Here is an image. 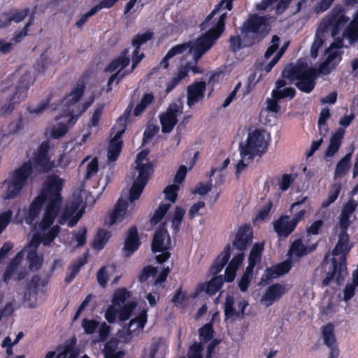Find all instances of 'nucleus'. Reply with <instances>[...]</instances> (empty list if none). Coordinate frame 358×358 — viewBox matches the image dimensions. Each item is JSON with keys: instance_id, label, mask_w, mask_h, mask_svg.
Masks as SVG:
<instances>
[{"instance_id": "1", "label": "nucleus", "mask_w": 358, "mask_h": 358, "mask_svg": "<svg viewBox=\"0 0 358 358\" xmlns=\"http://www.w3.org/2000/svg\"><path fill=\"white\" fill-rule=\"evenodd\" d=\"M63 180L57 176L52 175L48 177L44 182L41 194L30 204L25 222L32 224L38 216L41 207L44 205L45 210L41 221L36 227V232L24 249L19 252L8 266L3 275V280L7 282L10 279L15 280L23 279L27 275V270L20 266L24 253H27L29 268L38 270L42 263L43 257L36 253L38 246L41 243L44 245H50L57 237L59 231L57 225L52 226L58 215L62 205L61 190Z\"/></svg>"}, {"instance_id": "2", "label": "nucleus", "mask_w": 358, "mask_h": 358, "mask_svg": "<svg viewBox=\"0 0 358 358\" xmlns=\"http://www.w3.org/2000/svg\"><path fill=\"white\" fill-rule=\"evenodd\" d=\"M234 0H222L215 8L206 17L205 21L200 25L201 29L205 31L199 38L187 43L177 45L171 48L160 63L164 69L169 66V60L176 55L182 53L187 49L192 55L194 62H188L178 69V73L167 83L166 92L169 93L178 83L188 76L189 71L194 73H201L202 70L196 65L198 60L213 46L215 41L220 36L224 30V22L227 13H222L218 17L215 15L218 11L224 8L227 10L232 8Z\"/></svg>"}, {"instance_id": "3", "label": "nucleus", "mask_w": 358, "mask_h": 358, "mask_svg": "<svg viewBox=\"0 0 358 358\" xmlns=\"http://www.w3.org/2000/svg\"><path fill=\"white\" fill-rule=\"evenodd\" d=\"M148 150L139 152L135 161L134 181L129 192L123 193L114 209L106 217L105 225L110 227L127 220L131 215L135 201L138 200L153 172L152 164L147 159Z\"/></svg>"}, {"instance_id": "4", "label": "nucleus", "mask_w": 358, "mask_h": 358, "mask_svg": "<svg viewBox=\"0 0 358 358\" xmlns=\"http://www.w3.org/2000/svg\"><path fill=\"white\" fill-rule=\"evenodd\" d=\"M85 89L83 80L78 81L61 101L60 107L62 114L56 117V122L46 129L45 135L48 137L59 139L63 137L69 130V127L75 124L78 117L94 102V98L80 103Z\"/></svg>"}, {"instance_id": "5", "label": "nucleus", "mask_w": 358, "mask_h": 358, "mask_svg": "<svg viewBox=\"0 0 358 358\" xmlns=\"http://www.w3.org/2000/svg\"><path fill=\"white\" fill-rule=\"evenodd\" d=\"M153 34L151 31H146L143 34H137L132 41V45L134 48L132 53V65L129 71H122V69L128 66L130 62L129 50H125L118 57L113 60L106 67V71L113 73L117 71L112 75L108 81V90H111V85L116 81V84L119 83L123 78L128 73L132 72L136 67L138 64L144 57L143 53L139 54L140 47L152 38Z\"/></svg>"}, {"instance_id": "6", "label": "nucleus", "mask_w": 358, "mask_h": 358, "mask_svg": "<svg viewBox=\"0 0 358 358\" xmlns=\"http://www.w3.org/2000/svg\"><path fill=\"white\" fill-rule=\"evenodd\" d=\"M268 18L257 15H250L241 27V36L230 38V48L236 52L242 48L249 47L256 41L264 38L269 31Z\"/></svg>"}, {"instance_id": "7", "label": "nucleus", "mask_w": 358, "mask_h": 358, "mask_svg": "<svg viewBox=\"0 0 358 358\" xmlns=\"http://www.w3.org/2000/svg\"><path fill=\"white\" fill-rule=\"evenodd\" d=\"M352 243L350 241V237L346 231H341L338 241L332 251L333 258L329 266V271L322 281L324 286L328 285L336 277L338 282L343 280L346 275V255L350 250Z\"/></svg>"}, {"instance_id": "8", "label": "nucleus", "mask_w": 358, "mask_h": 358, "mask_svg": "<svg viewBox=\"0 0 358 358\" xmlns=\"http://www.w3.org/2000/svg\"><path fill=\"white\" fill-rule=\"evenodd\" d=\"M350 20V18L345 15V10L341 6H335L331 13L324 17L319 24L315 38L311 46L310 55L313 58H316L317 52L322 45V38L320 33L327 31H331L332 36H336L341 29Z\"/></svg>"}, {"instance_id": "9", "label": "nucleus", "mask_w": 358, "mask_h": 358, "mask_svg": "<svg viewBox=\"0 0 358 358\" xmlns=\"http://www.w3.org/2000/svg\"><path fill=\"white\" fill-rule=\"evenodd\" d=\"M317 71L303 63L298 62L295 65L287 66L282 71V78L294 83L302 92L310 93L315 87Z\"/></svg>"}, {"instance_id": "10", "label": "nucleus", "mask_w": 358, "mask_h": 358, "mask_svg": "<svg viewBox=\"0 0 358 358\" xmlns=\"http://www.w3.org/2000/svg\"><path fill=\"white\" fill-rule=\"evenodd\" d=\"M252 240V229L250 226L241 227L233 242V249L238 250L227 267L226 268V280L233 281L236 275V271L244 259L243 251L251 244Z\"/></svg>"}, {"instance_id": "11", "label": "nucleus", "mask_w": 358, "mask_h": 358, "mask_svg": "<svg viewBox=\"0 0 358 358\" xmlns=\"http://www.w3.org/2000/svg\"><path fill=\"white\" fill-rule=\"evenodd\" d=\"M270 136L264 130L255 129L248 133L245 141L239 144L240 155L254 158L262 156L267 150Z\"/></svg>"}, {"instance_id": "12", "label": "nucleus", "mask_w": 358, "mask_h": 358, "mask_svg": "<svg viewBox=\"0 0 358 358\" xmlns=\"http://www.w3.org/2000/svg\"><path fill=\"white\" fill-rule=\"evenodd\" d=\"M34 83V78L30 72L26 73L20 79L16 86H10L1 92V97L8 99V103L2 107L3 113L8 114L11 113L15 105L22 101L27 95V90L30 85Z\"/></svg>"}, {"instance_id": "13", "label": "nucleus", "mask_w": 358, "mask_h": 358, "mask_svg": "<svg viewBox=\"0 0 358 358\" xmlns=\"http://www.w3.org/2000/svg\"><path fill=\"white\" fill-rule=\"evenodd\" d=\"M31 170V164L30 162H27L10 174V178L5 181L8 183V188L3 195L4 199H13L20 194L22 187L26 185Z\"/></svg>"}, {"instance_id": "14", "label": "nucleus", "mask_w": 358, "mask_h": 358, "mask_svg": "<svg viewBox=\"0 0 358 358\" xmlns=\"http://www.w3.org/2000/svg\"><path fill=\"white\" fill-rule=\"evenodd\" d=\"M171 248V241L164 224L156 230L152 243V250L153 252H162V254L156 256L158 263L162 264L169 258L170 253L169 250Z\"/></svg>"}, {"instance_id": "15", "label": "nucleus", "mask_w": 358, "mask_h": 358, "mask_svg": "<svg viewBox=\"0 0 358 358\" xmlns=\"http://www.w3.org/2000/svg\"><path fill=\"white\" fill-rule=\"evenodd\" d=\"M125 129L126 118L121 117L117 120L113 128V130L115 134L111 139L108 146V159L110 162L116 161L121 152L122 144V136L125 131Z\"/></svg>"}, {"instance_id": "16", "label": "nucleus", "mask_w": 358, "mask_h": 358, "mask_svg": "<svg viewBox=\"0 0 358 358\" xmlns=\"http://www.w3.org/2000/svg\"><path fill=\"white\" fill-rule=\"evenodd\" d=\"M343 47V41L336 39L331 44L329 48L326 50L327 59L320 65V71L323 74H327L331 69H334L341 60L342 51Z\"/></svg>"}, {"instance_id": "17", "label": "nucleus", "mask_w": 358, "mask_h": 358, "mask_svg": "<svg viewBox=\"0 0 358 358\" xmlns=\"http://www.w3.org/2000/svg\"><path fill=\"white\" fill-rule=\"evenodd\" d=\"M80 200L78 199L66 206L59 220L60 224L73 227L78 223L85 212L83 207L80 208Z\"/></svg>"}, {"instance_id": "18", "label": "nucleus", "mask_w": 358, "mask_h": 358, "mask_svg": "<svg viewBox=\"0 0 358 358\" xmlns=\"http://www.w3.org/2000/svg\"><path fill=\"white\" fill-rule=\"evenodd\" d=\"M178 190L179 186L175 184L170 185L164 189V193L165 194V199L170 203H162L155 210L152 217L150 220L152 225L157 224L164 217L168 210L170 208L171 204L175 203Z\"/></svg>"}, {"instance_id": "19", "label": "nucleus", "mask_w": 358, "mask_h": 358, "mask_svg": "<svg viewBox=\"0 0 358 358\" xmlns=\"http://www.w3.org/2000/svg\"><path fill=\"white\" fill-rule=\"evenodd\" d=\"M182 112V106L178 103H172L165 113L160 114L159 120L162 131L164 133L171 132L178 122V117Z\"/></svg>"}, {"instance_id": "20", "label": "nucleus", "mask_w": 358, "mask_h": 358, "mask_svg": "<svg viewBox=\"0 0 358 358\" xmlns=\"http://www.w3.org/2000/svg\"><path fill=\"white\" fill-rule=\"evenodd\" d=\"M49 150V143L45 141L41 143L34 155V166L39 171H48L54 166L53 163L50 160L48 155Z\"/></svg>"}, {"instance_id": "21", "label": "nucleus", "mask_w": 358, "mask_h": 358, "mask_svg": "<svg viewBox=\"0 0 358 358\" xmlns=\"http://www.w3.org/2000/svg\"><path fill=\"white\" fill-rule=\"evenodd\" d=\"M136 306L135 303L129 302L123 308H120L114 303L109 306L105 313V318L109 323H114L119 315L120 319L122 321L129 318L132 310Z\"/></svg>"}, {"instance_id": "22", "label": "nucleus", "mask_w": 358, "mask_h": 358, "mask_svg": "<svg viewBox=\"0 0 358 358\" xmlns=\"http://www.w3.org/2000/svg\"><path fill=\"white\" fill-rule=\"evenodd\" d=\"M287 292V288L285 284H273L266 289L261 298V302L268 307L280 300Z\"/></svg>"}, {"instance_id": "23", "label": "nucleus", "mask_w": 358, "mask_h": 358, "mask_svg": "<svg viewBox=\"0 0 358 358\" xmlns=\"http://www.w3.org/2000/svg\"><path fill=\"white\" fill-rule=\"evenodd\" d=\"M316 243H310V238L303 236L294 241L289 250L291 258L294 257H300L308 255L316 248Z\"/></svg>"}, {"instance_id": "24", "label": "nucleus", "mask_w": 358, "mask_h": 358, "mask_svg": "<svg viewBox=\"0 0 358 358\" xmlns=\"http://www.w3.org/2000/svg\"><path fill=\"white\" fill-rule=\"evenodd\" d=\"M46 284L47 282L45 280L41 282L38 275L31 278L24 295V300L27 306L34 308L36 306L38 289L41 285L43 287Z\"/></svg>"}, {"instance_id": "25", "label": "nucleus", "mask_w": 358, "mask_h": 358, "mask_svg": "<svg viewBox=\"0 0 358 358\" xmlns=\"http://www.w3.org/2000/svg\"><path fill=\"white\" fill-rule=\"evenodd\" d=\"M357 203L354 200L348 201L343 208L339 215V227L341 231H346L349 225L355 220L354 212L356 209Z\"/></svg>"}, {"instance_id": "26", "label": "nucleus", "mask_w": 358, "mask_h": 358, "mask_svg": "<svg viewBox=\"0 0 358 358\" xmlns=\"http://www.w3.org/2000/svg\"><path fill=\"white\" fill-rule=\"evenodd\" d=\"M278 99L272 96V99H268L266 101V108L260 113V120L264 124H271L275 122L280 108L278 103Z\"/></svg>"}, {"instance_id": "27", "label": "nucleus", "mask_w": 358, "mask_h": 358, "mask_svg": "<svg viewBox=\"0 0 358 358\" xmlns=\"http://www.w3.org/2000/svg\"><path fill=\"white\" fill-rule=\"evenodd\" d=\"M234 298L231 296H227L224 302V314L227 318L233 317L235 316L243 317L245 308L248 306V303L245 300L239 301L238 309L234 307Z\"/></svg>"}, {"instance_id": "28", "label": "nucleus", "mask_w": 358, "mask_h": 358, "mask_svg": "<svg viewBox=\"0 0 358 358\" xmlns=\"http://www.w3.org/2000/svg\"><path fill=\"white\" fill-rule=\"evenodd\" d=\"M140 241L136 227L129 229L127 234V237L123 248V252L125 256H131L139 247Z\"/></svg>"}, {"instance_id": "29", "label": "nucleus", "mask_w": 358, "mask_h": 358, "mask_svg": "<svg viewBox=\"0 0 358 358\" xmlns=\"http://www.w3.org/2000/svg\"><path fill=\"white\" fill-rule=\"evenodd\" d=\"M274 229L280 237H287L294 229V224L289 216L285 215L280 217L274 222Z\"/></svg>"}, {"instance_id": "30", "label": "nucleus", "mask_w": 358, "mask_h": 358, "mask_svg": "<svg viewBox=\"0 0 358 358\" xmlns=\"http://www.w3.org/2000/svg\"><path fill=\"white\" fill-rule=\"evenodd\" d=\"M205 90L206 84L204 82H198L188 87L187 104L189 107L203 98Z\"/></svg>"}, {"instance_id": "31", "label": "nucleus", "mask_w": 358, "mask_h": 358, "mask_svg": "<svg viewBox=\"0 0 358 358\" xmlns=\"http://www.w3.org/2000/svg\"><path fill=\"white\" fill-rule=\"evenodd\" d=\"M28 8L3 13L0 18V28L8 26L13 21L16 23L20 22L28 15Z\"/></svg>"}, {"instance_id": "32", "label": "nucleus", "mask_w": 358, "mask_h": 358, "mask_svg": "<svg viewBox=\"0 0 358 358\" xmlns=\"http://www.w3.org/2000/svg\"><path fill=\"white\" fill-rule=\"evenodd\" d=\"M344 129H338L331 137L329 146L325 152L326 157H333L339 150L344 137Z\"/></svg>"}, {"instance_id": "33", "label": "nucleus", "mask_w": 358, "mask_h": 358, "mask_svg": "<svg viewBox=\"0 0 358 358\" xmlns=\"http://www.w3.org/2000/svg\"><path fill=\"white\" fill-rule=\"evenodd\" d=\"M286 85L285 80H278L275 83V89L272 91V96L278 99H292L294 96L295 90L292 87H285Z\"/></svg>"}, {"instance_id": "34", "label": "nucleus", "mask_w": 358, "mask_h": 358, "mask_svg": "<svg viewBox=\"0 0 358 358\" xmlns=\"http://www.w3.org/2000/svg\"><path fill=\"white\" fill-rule=\"evenodd\" d=\"M224 280L228 282L226 280V276L224 277ZM223 282V276L218 275L215 278H213L209 282L206 283L200 284L199 285V289L201 291H204L209 295H213L222 287Z\"/></svg>"}, {"instance_id": "35", "label": "nucleus", "mask_w": 358, "mask_h": 358, "mask_svg": "<svg viewBox=\"0 0 358 358\" xmlns=\"http://www.w3.org/2000/svg\"><path fill=\"white\" fill-rule=\"evenodd\" d=\"M230 252L231 248L229 245H227L211 266L210 271L213 275L219 273L223 269L229 261Z\"/></svg>"}, {"instance_id": "36", "label": "nucleus", "mask_w": 358, "mask_h": 358, "mask_svg": "<svg viewBox=\"0 0 358 358\" xmlns=\"http://www.w3.org/2000/svg\"><path fill=\"white\" fill-rule=\"evenodd\" d=\"M321 334L323 343L327 348L338 346L334 326L332 324L323 326L321 329Z\"/></svg>"}, {"instance_id": "37", "label": "nucleus", "mask_w": 358, "mask_h": 358, "mask_svg": "<svg viewBox=\"0 0 358 358\" xmlns=\"http://www.w3.org/2000/svg\"><path fill=\"white\" fill-rule=\"evenodd\" d=\"M82 166L85 169L84 178L88 180L95 176L99 171L98 160L96 157L90 159L85 157L82 162Z\"/></svg>"}, {"instance_id": "38", "label": "nucleus", "mask_w": 358, "mask_h": 358, "mask_svg": "<svg viewBox=\"0 0 358 358\" xmlns=\"http://www.w3.org/2000/svg\"><path fill=\"white\" fill-rule=\"evenodd\" d=\"M291 268L290 260H286L280 264L275 265L266 270V277L268 278H277L289 271Z\"/></svg>"}, {"instance_id": "39", "label": "nucleus", "mask_w": 358, "mask_h": 358, "mask_svg": "<svg viewBox=\"0 0 358 358\" xmlns=\"http://www.w3.org/2000/svg\"><path fill=\"white\" fill-rule=\"evenodd\" d=\"M343 38L352 44L358 39V12L343 32Z\"/></svg>"}, {"instance_id": "40", "label": "nucleus", "mask_w": 358, "mask_h": 358, "mask_svg": "<svg viewBox=\"0 0 358 358\" xmlns=\"http://www.w3.org/2000/svg\"><path fill=\"white\" fill-rule=\"evenodd\" d=\"M166 346L161 342H155L146 350L148 358H164L166 353Z\"/></svg>"}, {"instance_id": "41", "label": "nucleus", "mask_w": 358, "mask_h": 358, "mask_svg": "<svg viewBox=\"0 0 358 358\" xmlns=\"http://www.w3.org/2000/svg\"><path fill=\"white\" fill-rule=\"evenodd\" d=\"M117 341L112 338L105 344L103 349L104 358H121L124 353L117 351Z\"/></svg>"}, {"instance_id": "42", "label": "nucleus", "mask_w": 358, "mask_h": 358, "mask_svg": "<svg viewBox=\"0 0 358 358\" xmlns=\"http://www.w3.org/2000/svg\"><path fill=\"white\" fill-rule=\"evenodd\" d=\"M147 322V312L142 310L140 314L135 318L132 319L129 324L128 331L132 334L137 330H142Z\"/></svg>"}, {"instance_id": "43", "label": "nucleus", "mask_w": 358, "mask_h": 358, "mask_svg": "<svg viewBox=\"0 0 358 358\" xmlns=\"http://www.w3.org/2000/svg\"><path fill=\"white\" fill-rule=\"evenodd\" d=\"M110 237V234L109 231L103 229H99L93 243L94 248L99 250L103 249Z\"/></svg>"}, {"instance_id": "44", "label": "nucleus", "mask_w": 358, "mask_h": 358, "mask_svg": "<svg viewBox=\"0 0 358 358\" xmlns=\"http://www.w3.org/2000/svg\"><path fill=\"white\" fill-rule=\"evenodd\" d=\"M352 152L346 154L337 164L334 177L338 178L344 175L349 168V163L351 159Z\"/></svg>"}, {"instance_id": "45", "label": "nucleus", "mask_w": 358, "mask_h": 358, "mask_svg": "<svg viewBox=\"0 0 358 358\" xmlns=\"http://www.w3.org/2000/svg\"><path fill=\"white\" fill-rule=\"evenodd\" d=\"M262 250L263 244L256 243L254 245L249 256V265L248 267H251V269L253 270L256 263L260 260Z\"/></svg>"}, {"instance_id": "46", "label": "nucleus", "mask_w": 358, "mask_h": 358, "mask_svg": "<svg viewBox=\"0 0 358 358\" xmlns=\"http://www.w3.org/2000/svg\"><path fill=\"white\" fill-rule=\"evenodd\" d=\"M154 96L151 93H146L142 97L141 101L136 106L134 115L135 116L140 115L145 108L152 102Z\"/></svg>"}, {"instance_id": "47", "label": "nucleus", "mask_w": 358, "mask_h": 358, "mask_svg": "<svg viewBox=\"0 0 358 358\" xmlns=\"http://www.w3.org/2000/svg\"><path fill=\"white\" fill-rule=\"evenodd\" d=\"M129 297V292L125 289H117L113 295V303L115 306L122 308L126 304H124L126 300Z\"/></svg>"}, {"instance_id": "48", "label": "nucleus", "mask_w": 358, "mask_h": 358, "mask_svg": "<svg viewBox=\"0 0 358 358\" xmlns=\"http://www.w3.org/2000/svg\"><path fill=\"white\" fill-rule=\"evenodd\" d=\"M86 263V261L80 259L76 261L73 265H71L68 271L67 275L66 277V282L69 283L73 279L76 277V275L78 273L80 270V268Z\"/></svg>"}, {"instance_id": "49", "label": "nucleus", "mask_w": 358, "mask_h": 358, "mask_svg": "<svg viewBox=\"0 0 358 358\" xmlns=\"http://www.w3.org/2000/svg\"><path fill=\"white\" fill-rule=\"evenodd\" d=\"M341 188L340 184L333 185L331 189L329 191L328 198L322 203V208H327L336 200L341 192Z\"/></svg>"}, {"instance_id": "50", "label": "nucleus", "mask_w": 358, "mask_h": 358, "mask_svg": "<svg viewBox=\"0 0 358 358\" xmlns=\"http://www.w3.org/2000/svg\"><path fill=\"white\" fill-rule=\"evenodd\" d=\"M341 188L340 184L333 185L331 189L329 191L328 198L322 203V208H327L336 200L341 192Z\"/></svg>"}, {"instance_id": "51", "label": "nucleus", "mask_w": 358, "mask_h": 358, "mask_svg": "<svg viewBox=\"0 0 358 358\" xmlns=\"http://www.w3.org/2000/svg\"><path fill=\"white\" fill-rule=\"evenodd\" d=\"M341 188L340 184L333 185L331 189L329 191L328 198L322 203V208H327L336 200L341 192Z\"/></svg>"}, {"instance_id": "52", "label": "nucleus", "mask_w": 358, "mask_h": 358, "mask_svg": "<svg viewBox=\"0 0 358 358\" xmlns=\"http://www.w3.org/2000/svg\"><path fill=\"white\" fill-rule=\"evenodd\" d=\"M341 188L340 184L333 185L331 189L329 191L328 198L322 203V208H327L336 200L341 192Z\"/></svg>"}, {"instance_id": "53", "label": "nucleus", "mask_w": 358, "mask_h": 358, "mask_svg": "<svg viewBox=\"0 0 358 358\" xmlns=\"http://www.w3.org/2000/svg\"><path fill=\"white\" fill-rule=\"evenodd\" d=\"M185 210L181 207H176L171 220L172 228L175 233H177L179 230V227L183 218Z\"/></svg>"}, {"instance_id": "54", "label": "nucleus", "mask_w": 358, "mask_h": 358, "mask_svg": "<svg viewBox=\"0 0 358 358\" xmlns=\"http://www.w3.org/2000/svg\"><path fill=\"white\" fill-rule=\"evenodd\" d=\"M296 173L284 174L278 181L279 187L282 191H286L296 180Z\"/></svg>"}, {"instance_id": "55", "label": "nucleus", "mask_w": 358, "mask_h": 358, "mask_svg": "<svg viewBox=\"0 0 358 358\" xmlns=\"http://www.w3.org/2000/svg\"><path fill=\"white\" fill-rule=\"evenodd\" d=\"M52 96H49L46 100L41 101L37 105H32L28 108V110L31 114L39 115L43 113L47 106L50 103Z\"/></svg>"}, {"instance_id": "56", "label": "nucleus", "mask_w": 358, "mask_h": 358, "mask_svg": "<svg viewBox=\"0 0 358 358\" xmlns=\"http://www.w3.org/2000/svg\"><path fill=\"white\" fill-rule=\"evenodd\" d=\"M100 323L95 320L84 319L82 322V327L87 334H92L98 329Z\"/></svg>"}, {"instance_id": "57", "label": "nucleus", "mask_w": 358, "mask_h": 358, "mask_svg": "<svg viewBox=\"0 0 358 358\" xmlns=\"http://www.w3.org/2000/svg\"><path fill=\"white\" fill-rule=\"evenodd\" d=\"M252 269L251 267H247L244 275L241 278L238 286L242 292H245L252 276Z\"/></svg>"}, {"instance_id": "58", "label": "nucleus", "mask_w": 358, "mask_h": 358, "mask_svg": "<svg viewBox=\"0 0 358 358\" xmlns=\"http://www.w3.org/2000/svg\"><path fill=\"white\" fill-rule=\"evenodd\" d=\"M213 329L210 324H206L199 330L200 340L203 342H207L213 338Z\"/></svg>"}, {"instance_id": "59", "label": "nucleus", "mask_w": 358, "mask_h": 358, "mask_svg": "<svg viewBox=\"0 0 358 358\" xmlns=\"http://www.w3.org/2000/svg\"><path fill=\"white\" fill-rule=\"evenodd\" d=\"M272 206V203L271 202H268L266 203L264 207L260 209L258 213L256 215L255 222H262L264 221L266 217L268 216L269 213L271 211Z\"/></svg>"}, {"instance_id": "60", "label": "nucleus", "mask_w": 358, "mask_h": 358, "mask_svg": "<svg viewBox=\"0 0 358 358\" xmlns=\"http://www.w3.org/2000/svg\"><path fill=\"white\" fill-rule=\"evenodd\" d=\"M108 267L103 266L99 269V271L97 273L96 279L98 281V283L102 287H105L108 279V272L107 269Z\"/></svg>"}, {"instance_id": "61", "label": "nucleus", "mask_w": 358, "mask_h": 358, "mask_svg": "<svg viewBox=\"0 0 358 358\" xmlns=\"http://www.w3.org/2000/svg\"><path fill=\"white\" fill-rule=\"evenodd\" d=\"M280 38L278 36H273L271 41V45L266 50L264 57L266 59H269L271 55H273L278 48Z\"/></svg>"}, {"instance_id": "62", "label": "nucleus", "mask_w": 358, "mask_h": 358, "mask_svg": "<svg viewBox=\"0 0 358 358\" xmlns=\"http://www.w3.org/2000/svg\"><path fill=\"white\" fill-rule=\"evenodd\" d=\"M212 189V182L211 181L203 183L201 182L199 185H198L192 191L194 194H196L201 196L206 194L208 192H209Z\"/></svg>"}, {"instance_id": "63", "label": "nucleus", "mask_w": 358, "mask_h": 358, "mask_svg": "<svg viewBox=\"0 0 358 358\" xmlns=\"http://www.w3.org/2000/svg\"><path fill=\"white\" fill-rule=\"evenodd\" d=\"M103 108V106H101L94 110V111L92 113V117H90V122H89V126L90 127H96L98 124V123L101 117V115H102Z\"/></svg>"}, {"instance_id": "64", "label": "nucleus", "mask_w": 358, "mask_h": 358, "mask_svg": "<svg viewBox=\"0 0 358 358\" xmlns=\"http://www.w3.org/2000/svg\"><path fill=\"white\" fill-rule=\"evenodd\" d=\"M99 341H104L110 334V327L105 322L100 323L98 327Z\"/></svg>"}]
</instances>
